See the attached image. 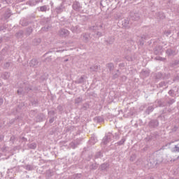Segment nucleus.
<instances>
[{"label":"nucleus","instance_id":"nucleus-1","mask_svg":"<svg viewBox=\"0 0 179 179\" xmlns=\"http://www.w3.org/2000/svg\"><path fill=\"white\" fill-rule=\"evenodd\" d=\"M41 10H44V7H41Z\"/></svg>","mask_w":179,"mask_h":179}]
</instances>
